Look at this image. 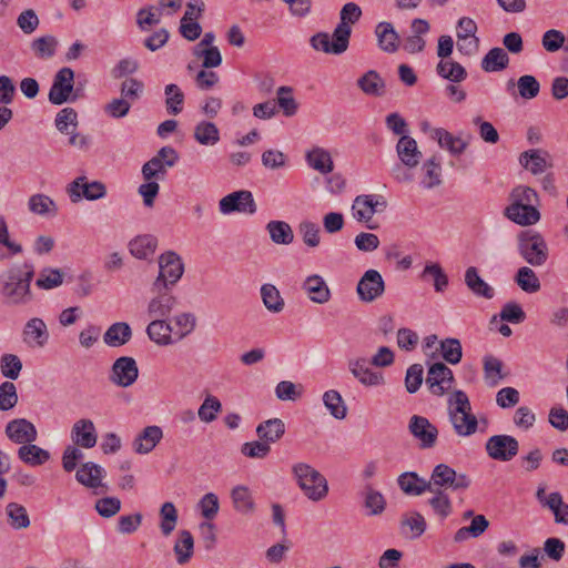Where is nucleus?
<instances>
[{
  "mask_svg": "<svg viewBox=\"0 0 568 568\" xmlns=\"http://www.w3.org/2000/svg\"><path fill=\"white\" fill-rule=\"evenodd\" d=\"M34 273L33 264L21 261L13 263L1 274L0 294L7 305H26L32 300L33 295L30 286Z\"/></svg>",
  "mask_w": 568,
  "mask_h": 568,
  "instance_id": "f257e3e1",
  "label": "nucleus"
},
{
  "mask_svg": "<svg viewBox=\"0 0 568 568\" xmlns=\"http://www.w3.org/2000/svg\"><path fill=\"white\" fill-rule=\"evenodd\" d=\"M293 473L300 488L308 499L318 501L326 497L328 493L327 480L314 467L305 463H298L293 466Z\"/></svg>",
  "mask_w": 568,
  "mask_h": 568,
  "instance_id": "f03ea898",
  "label": "nucleus"
},
{
  "mask_svg": "<svg viewBox=\"0 0 568 568\" xmlns=\"http://www.w3.org/2000/svg\"><path fill=\"white\" fill-rule=\"evenodd\" d=\"M82 97L79 89L74 90V72L71 68L60 69L54 78L49 91V101L54 105H61L67 102H75Z\"/></svg>",
  "mask_w": 568,
  "mask_h": 568,
  "instance_id": "7ed1b4c3",
  "label": "nucleus"
},
{
  "mask_svg": "<svg viewBox=\"0 0 568 568\" xmlns=\"http://www.w3.org/2000/svg\"><path fill=\"white\" fill-rule=\"evenodd\" d=\"M352 29L351 27H344V24H337L333 34L329 36L327 32L315 33L311 39L310 43L316 51H322L327 54H342L344 53L349 44Z\"/></svg>",
  "mask_w": 568,
  "mask_h": 568,
  "instance_id": "20e7f679",
  "label": "nucleus"
},
{
  "mask_svg": "<svg viewBox=\"0 0 568 568\" xmlns=\"http://www.w3.org/2000/svg\"><path fill=\"white\" fill-rule=\"evenodd\" d=\"M471 484V479L466 474H457L456 470L446 464L437 465L427 480L428 491H443L442 488H452L453 490H466Z\"/></svg>",
  "mask_w": 568,
  "mask_h": 568,
  "instance_id": "39448f33",
  "label": "nucleus"
},
{
  "mask_svg": "<svg viewBox=\"0 0 568 568\" xmlns=\"http://www.w3.org/2000/svg\"><path fill=\"white\" fill-rule=\"evenodd\" d=\"M184 273V264L174 251H166L159 256V275L153 288H169L175 285Z\"/></svg>",
  "mask_w": 568,
  "mask_h": 568,
  "instance_id": "423d86ee",
  "label": "nucleus"
},
{
  "mask_svg": "<svg viewBox=\"0 0 568 568\" xmlns=\"http://www.w3.org/2000/svg\"><path fill=\"white\" fill-rule=\"evenodd\" d=\"M485 449L491 459L509 462L518 454L519 443L510 435H494L487 439Z\"/></svg>",
  "mask_w": 568,
  "mask_h": 568,
  "instance_id": "0eeeda50",
  "label": "nucleus"
},
{
  "mask_svg": "<svg viewBox=\"0 0 568 568\" xmlns=\"http://www.w3.org/2000/svg\"><path fill=\"white\" fill-rule=\"evenodd\" d=\"M356 291L361 301L371 303L384 294L385 283L376 270H368L361 277Z\"/></svg>",
  "mask_w": 568,
  "mask_h": 568,
  "instance_id": "6e6552de",
  "label": "nucleus"
},
{
  "mask_svg": "<svg viewBox=\"0 0 568 568\" xmlns=\"http://www.w3.org/2000/svg\"><path fill=\"white\" fill-rule=\"evenodd\" d=\"M139 376V368L133 357H119L112 365L110 381L121 387L131 386Z\"/></svg>",
  "mask_w": 568,
  "mask_h": 568,
  "instance_id": "1a4fd4ad",
  "label": "nucleus"
},
{
  "mask_svg": "<svg viewBox=\"0 0 568 568\" xmlns=\"http://www.w3.org/2000/svg\"><path fill=\"white\" fill-rule=\"evenodd\" d=\"M408 429L413 437L419 442L420 448H433L436 445L438 429L426 417L412 416Z\"/></svg>",
  "mask_w": 568,
  "mask_h": 568,
  "instance_id": "9d476101",
  "label": "nucleus"
},
{
  "mask_svg": "<svg viewBox=\"0 0 568 568\" xmlns=\"http://www.w3.org/2000/svg\"><path fill=\"white\" fill-rule=\"evenodd\" d=\"M220 211L224 214L241 212L253 214L256 211V204L250 191H236L220 201Z\"/></svg>",
  "mask_w": 568,
  "mask_h": 568,
  "instance_id": "9b49d317",
  "label": "nucleus"
},
{
  "mask_svg": "<svg viewBox=\"0 0 568 568\" xmlns=\"http://www.w3.org/2000/svg\"><path fill=\"white\" fill-rule=\"evenodd\" d=\"M453 372L443 363L433 364L427 373L426 384L434 395L443 396L452 387Z\"/></svg>",
  "mask_w": 568,
  "mask_h": 568,
  "instance_id": "f8f14e48",
  "label": "nucleus"
},
{
  "mask_svg": "<svg viewBox=\"0 0 568 568\" xmlns=\"http://www.w3.org/2000/svg\"><path fill=\"white\" fill-rule=\"evenodd\" d=\"M378 206H384L379 202L378 196L373 194L358 195L355 197L352 205V214L358 222L366 223L367 227L374 229L371 224L374 214L378 211Z\"/></svg>",
  "mask_w": 568,
  "mask_h": 568,
  "instance_id": "ddd939ff",
  "label": "nucleus"
},
{
  "mask_svg": "<svg viewBox=\"0 0 568 568\" xmlns=\"http://www.w3.org/2000/svg\"><path fill=\"white\" fill-rule=\"evenodd\" d=\"M6 435L13 443L21 445L31 444L38 438L34 425L26 418L9 422L6 426Z\"/></svg>",
  "mask_w": 568,
  "mask_h": 568,
  "instance_id": "4468645a",
  "label": "nucleus"
},
{
  "mask_svg": "<svg viewBox=\"0 0 568 568\" xmlns=\"http://www.w3.org/2000/svg\"><path fill=\"white\" fill-rule=\"evenodd\" d=\"M519 163L534 175L542 174L552 168L550 154L541 149H531L523 152L519 156Z\"/></svg>",
  "mask_w": 568,
  "mask_h": 568,
  "instance_id": "2eb2a0df",
  "label": "nucleus"
},
{
  "mask_svg": "<svg viewBox=\"0 0 568 568\" xmlns=\"http://www.w3.org/2000/svg\"><path fill=\"white\" fill-rule=\"evenodd\" d=\"M152 291L156 293L148 305V315L150 318H166L176 305V298L168 292V288H158Z\"/></svg>",
  "mask_w": 568,
  "mask_h": 568,
  "instance_id": "dca6fc26",
  "label": "nucleus"
},
{
  "mask_svg": "<svg viewBox=\"0 0 568 568\" xmlns=\"http://www.w3.org/2000/svg\"><path fill=\"white\" fill-rule=\"evenodd\" d=\"M71 438L74 446L87 449L94 447L98 435L93 422L87 418L77 420L71 429Z\"/></svg>",
  "mask_w": 568,
  "mask_h": 568,
  "instance_id": "f3484780",
  "label": "nucleus"
},
{
  "mask_svg": "<svg viewBox=\"0 0 568 568\" xmlns=\"http://www.w3.org/2000/svg\"><path fill=\"white\" fill-rule=\"evenodd\" d=\"M396 152L400 163L407 169L416 168L422 160V152L417 142L409 135H402L396 145Z\"/></svg>",
  "mask_w": 568,
  "mask_h": 568,
  "instance_id": "a211bd4d",
  "label": "nucleus"
},
{
  "mask_svg": "<svg viewBox=\"0 0 568 568\" xmlns=\"http://www.w3.org/2000/svg\"><path fill=\"white\" fill-rule=\"evenodd\" d=\"M163 438V430L156 425L146 426L132 443L136 454L145 455L151 453Z\"/></svg>",
  "mask_w": 568,
  "mask_h": 568,
  "instance_id": "6ab92c4d",
  "label": "nucleus"
},
{
  "mask_svg": "<svg viewBox=\"0 0 568 568\" xmlns=\"http://www.w3.org/2000/svg\"><path fill=\"white\" fill-rule=\"evenodd\" d=\"M378 47L382 51L394 53L399 48V36L390 22H379L375 28Z\"/></svg>",
  "mask_w": 568,
  "mask_h": 568,
  "instance_id": "aec40b11",
  "label": "nucleus"
},
{
  "mask_svg": "<svg viewBox=\"0 0 568 568\" xmlns=\"http://www.w3.org/2000/svg\"><path fill=\"white\" fill-rule=\"evenodd\" d=\"M505 215L519 225H531L539 221L540 214L535 205H524L510 203L505 209Z\"/></svg>",
  "mask_w": 568,
  "mask_h": 568,
  "instance_id": "412c9836",
  "label": "nucleus"
},
{
  "mask_svg": "<svg viewBox=\"0 0 568 568\" xmlns=\"http://www.w3.org/2000/svg\"><path fill=\"white\" fill-rule=\"evenodd\" d=\"M430 138L436 140L440 148L446 149L453 155L462 154L468 145L466 141L458 136H454L443 128L432 129Z\"/></svg>",
  "mask_w": 568,
  "mask_h": 568,
  "instance_id": "4be33fe9",
  "label": "nucleus"
},
{
  "mask_svg": "<svg viewBox=\"0 0 568 568\" xmlns=\"http://www.w3.org/2000/svg\"><path fill=\"white\" fill-rule=\"evenodd\" d=\"M303 290L310 300L317 304H324L331 298V291L320 275H311L303 283Z\"/></svg>",
  "mask_w": 568,
  "mask_h": 568,
  "instance_id": "5701e85b",
  "label": "nucleus"
},
{
  "mask_svg": "<svg viewBox=\"0 0 568 568\" xmlns=\"http://www.w3.org/2000/svg\"><path fill=\"white\" fill-rule=\"evenodd\" d=\"M49 338L45 323L38 317L27 322L23 329V339L29 345L42 347Z\"/></svg>",
  "mask_w": 568,
  "mask_h": 568,
  "instance_id": "b1692460",
  "label": "nucleus"
},
{
  "mask_svg": "<svg viewBox=\"0 0 568 568\" xmlns=\"http://www.w3.org/2000/svg\"><path fill=\"white\" fill-rule=\"evenodd\" d=\"M348 367L352 374L366 386L379 385L383 382V375L371 371L365 358L349 361Z\"/></svg>",
  "mask_w": 568,
  "mask_h": 568,
  "instance_id": "393cba45",
  "label": "nucleus"
},
{
  "mask_svg": "<svg viewBox=\"0 0 568 568\" xmlns=\"http://www.w3.org/2000/svg\"><path fill=\"white\" fill-rule=\"evenodd\" d=\"M465 284L478 297L491 300L495 296V290L479 276L475 266H469L466 270Z\"/></svg>",
  "mask_w": 568,
  "mask_h": 568,
  "instance_id": "a878e982",
  "label": "nucleus"
},
{
  "mask_svg": "<svg viewBox=\"0 0 568 568\" xmlns=\"http://www.w3.org/2000/svg\"><path fill=\"white\" fill-rule=\"evenodd\" d=\"M102 475L103 468L101 466L92 462H88L82 464L78 469L75 478L80 484L89 488L98 489L100 487H104L101 481Z\"/></svg>",
  "mask_w": 568,
  "mask_h": 568,
  "instance_id": "bb28decb",
  "label": "nucleus"
},
{
  "mask_svg": "<svg viewBox=\"0 0 568 568\" xmlns=\"http://www.w3.org/2000/svg\"><path fill=\"white\" fill-rule=\"evenodd\" d=\"M231 498L234 509L242 515L253 514L255 510V503L248 487L239 485L231 491Z\"/></svg>",
  "mask_w": 568,
  "mask_h": 568,
  "instance_id": "cd10ccee",
  "label": "nucleus"
},
{
  "mask_svg": "<svg viewBox=\"0 0 568 568\" xmlns=\"http://www.w3.org/2000/svg\"><path fill=\"white\" fill-rule=\"evenodd\" d=\"M284 433L285 425L280 418L267 419L256 427V434L260 439L264 440L268 445L281 439Z\"/></svg>",
  "mask_w": 568,
  "mask_h": 568,
  "instance_id": "c85d7f7f",
  "label": "nucleus"
},
{
  "mask_svg": "<svg viewBox=\"0 0 568 568\" xmlns=\"http://www.w3.org/2000/svg\"><path fill=\"white\" fill-rule=\"evenodd\" d=\"M176 561L185 565L190 561L194 551V538L189 530H180L173 547Z\"/></svg>",
  "mask_w": 568,
  "mask_h": 568,
  "instance_id": "c756f323",
  "label": "nucleus"
},
{
  "mask_svg": "<svg viewBox=\"0 0 568 568\" xmlns=\"http://www.w3.org/2000/svg\"><path fill=\"white\" fill-rule=\"evenodd\" d=\"M132 337V329L128 323L118 322L112 324L104 333V343L109 346H122Z\"/></svg>",
  "mask_w": 568,
  "mask_h": 568,
  "instance_id": "7c9ffc66",
  "label": "nucleus"
},
{
  "mask_svg": "<svg viewBox=\"0 0 568 568\" xmlns=\"http://www.w3.org/2000/svg\"><path fill=\"white\" fill-rule=\"evenodd\" d=\"M357 85L367 95L381 97L385 92V81L374 70L364 73L357 80Z\"/></svg>",
  "mask_w": 568,
  "mask_h": 568,
  "instance_id": "2f4dec72",
  "label": "nucleus"
},
{
  "mask_svg": "<svg viewBox=\"0 0 568 568\" xmlns=\"http://www.w3.org/2000/svg\"><path fill=\"white\" fill-rule=\"evenodd\" d=\"M18 457L30 466H41L50 459V453L34 444L22 445L18 449Z\"/></svg>",
  "mask_w": 568,
  "mask_h": 568,
  "instance_id": "473e14b6",
  "label": "nucleus"
},
{
  "mask_svg": "<svg viewBox=\"0 0 568 568\" xmlns=\"http://www.w3.org/2000/svg\"><path fill=\"white\" fill-rule=\"evenodd\" d=\"M159 527L161 534L164 537H169L175 530L179 520L178 509L174 504L171 501H165L162 504L159 510Z\"/></svg>",
  "mask_w": 568,
  "mask_h": 568,
  "instance_id": "72a5a7b5",
  "label": "nucleus"
},
{
  "mask_svg": "<svg viewBox=\"0 0 568 568\" xmlns=\"http://www.w3.org/2000/svg\"><path fill=\"white\" fill-rule=\"evenodd\" d=\"M30 212L41 216H54L58 213L55 202L45 194H34L28 202Z\"/></svg>",
  "mask_w": 568,
  "mask_h": 568,
  "instance_id": "f704fd0d",
  "label": "nucleus"
},
{
  "mask_svg": "<svg viewBox=\"0 0 568 568\" xmlns=\"http://www.w3.org/2000/svg\"><path fill=\"white\" fill-rule=\"evenodd\" d=\"M509 58L501 48L490 49L481 60V68L486 72H498L508 67Z\"/></svg>",
  "mask_w": 568,
  "mask_h": 568,
  "instance_id": "c9c22d12",
  "label": "nucleus"
},
{
  "mask_svg": "<svg viewBox=\"0 0 568 568\" xmlns=\"http://www.w3.org/2000/svg\"><path fill=\"white\" fill-rule=\"evenodd\" d=\"M424 281H432L435 292L443 293L448 286V276L438 263H428L422 273Z\"/></svg>",
  "mask_w": 568,
  "mask_h": 568,
  "instance_id": "e433bc0d",
  "label": "nucleus"
},
{
  "mask_svg": "<svg viewBox=\"0 0 568 568\" xmlns=\"http://www.w3.org/2000/svg\"><path fill=\"white\" fill-rule=\"evenodd\" d=\"M398 485L405 494L415 496L428 491L429 488L427 480L418 477L416 473L402 474L398 477Z\"/></svg>",
  "mask_w": 568,
  "mask_h": 568,
  "instance_id": "4c0bfd02",
  "label": "nucleus"
},
{
  "mask_svg": "<svg viewBox=\"0 0 568 568\" xmlns=\"http://www.w3.org/2000/svg\"><path fill=\"white\" fill-rule=\"evenodd\" d=\"M194 139L201 145L212 146L220 141V131L213 122L202 121L194 128Z\"/></svg>",
  "mask_w": 568,
  "mask_h": 568,
  "instance_id": "58836bf2",
  "label": "nucleus"
},
{
  "mask_svg": "<svg viewBox=\"0 0 568 568\" xmlns=\"http://www.w3.org/2000/svg\"><path fill=\"white\" fill-rule=\"evenodd\" d=\"M270 237L275 244L288 245L294 239L292 227L283 221H271L266 225Z\"/></svg>",
  "mask_w": 568,
  "mask_h": 568,
  "instance_id": "ea45409f",
  "label": "nucleus"
},
{
  "mask_svg": "<svg viewBox=\"0 0 568 568\" xmlns=\"http://www.w3.org/2000/svg\"><path fill=\"white\" fill-rule=\"evenodd\" d=\"M449 420L459 436H470L477 430L478 422L471 412L454 414L449 416Z\"/></svg>",
  "mask_w": 568,
  "mask_h": 568,
  "instance_id": "a19ab883",
  "label": "nucleus"
},
{
  "mask_svg": "<svg viewBox=\"0 0 568 568\" xmlns=\"http://www.w3.org/2000/svg\"><path fill=\"white\" fill-rule=\"evenodd\" d=\"M58 44V39L49 34L33 39L30 47L38 59H50L55 54Z\"/></svg>",
  "mask_w": 568,
  "mask_h": 568,
  "instance_id": "79ce46f5",
  "label": "nucleus"
},
{
  "mask_svg": "<svg viewBox=\"0 0 568 568\" xmlns=\"http://www.w3.org/2000/svg\"><path fill=\"white\" fill-rule=\"evenodd\" d=\"M171 327L164 318H152V322L146 327L149 337L160 345H168L172 342Z\"/></svg>",
  "mask_w": 568,
  "mask_h": 568,
  "instance_id": "37998d69",
  "label": "nucleus"
},
{
  "mask_svg": "<svg viewBox=\"0 0 568 568\" xmlns=\"http://www.w3.org/2000/svg\"><path fill=\"white\" fill-rule=\"evenodd\" d=\"M436 70L442 78L452 82H462L467 77L465 68L453 60H440Z\"/></svg>",
  "mask_w": 568,
  "mask_h": 568,
  "instance_id": "c03bdc74",
  "label": "nucleus"
},
{
  "mask_svg": "<svg viewBox=\"0 0 568 568\" xmlns=\"http://www.w3.org/2000/svg\"><path fill=\"white\" fill-rule=\"evenodd\" d=\"M6 513L12 528L26 529L30 526L28 511L22 505L18 503H10L7 505Z\"/></svg>",
  "mask_w": 568,
  "mask_h": 568,
  "instance_id": "a18cd8bd",
  "label": "nucleus"
},
{
  "mask_svg": "<svg viewBox=\"0 0 568 568\" xmlns=\"http://www.w3.org/2000/svg\"><path fill=\"white\" fill-rule=\"evenodd\" d=\"M165 106L170 114L176 115L182 112L184 104V93L176 84H168L164 89Z\"/></svg>",
  "mask_w": 568,
  "mask_h": 568,
  "instance_id": "49530a36",
  "label": "nucleus"
},
{
  "mask_svg": "<svg viewBox=\"0 0 568 568\" xmlns=\"http://www.w3.org/2000/svg\"><path fill=\"white\" fill-rule=\"evenodd\" d=\"M308 164L316 171L327 174L333 170L331 154L323 149H314L307 153Z\"/></svg>",
  "mask_w": 568,
  "mask_h": 568,
  "instance_id": "de8ad7c7",
  "label": "nucleus"
},
{
  "mask_svg": "<svg viewBox=\"0 0 568 568\" xmlns=\"http://www.w3.org/2000/svg\"><path fill=\"white\" fill-rule=\"evenodd\" d=\"M261 296L264 306L273 313H280L284 308V300L280 291L272 284H264L261 287Z\"/></svg>",
  "mask_w": 568,
  "mask_h": 568,
  "instance_id": "09e8293b",
  "label": "nucleus"
},
{
  "mask_svg": "<svg viewBox=\"0 0 568 568\" xmlns=\"http://www.w3.org/2000/svg\"><path fill=\"white\" fill-rule=\"evenodd\" d=\"M323 402L329 413L337 419H344L347 414V407L341 394L336 390H327L323 395Z\"/></svg>",
  "mask_w": 568,
  "mask_h": 568,
  "instance_id": "8fccbe9b",
  "label": "nucleus"
},
{
  "mask_svg": "<svg viewBox=\"0 0 568 568\" xmlns=\"http://www.w3.org/2000/svg\"><path fill=\"white\" fill-rule=\"evenodd\" d=\"M545 505L554 513L555 521L568 525V504H565L559 493H551Z\"/></svg>",
  "mask_w": 568,
  "mask_h": 568,
  "instance_id": "3c124183",
  "label": "nucleus"
},
{
  "mask_svg": "<svg viewBox=\"0 0 568 568\" xmlns=\"http://www.w3.org/2000/svg\"><path fill=\"white\" fill-rule=\"evenodd\" d=\"M440 352L443 358L449 364L456 365L462 361L463 348L457 338H446L440 342Z\"/></svg>",
  "mask_w": 568,
  "mask_h": 568,
  "instance_id": "603ef678",
  "label": "nucleus"
},
{
  "mask_svg": "<svg viewBox=\"0 0 568 568\" xmlns=\"http://www.w3.org/2000/svg\"><path fill=\"white\" fill-rule=\"evenodd\" d=\"M509 201L517 207L519 204L535 205L538 203V194L532 187L518 185L510 192Z\"/></svg>",
  "mask_w": 568,
  "mask_h": 568,
  "instance_id": "864d4df0",
  "label": "nucleus"
},
{
  "mask_svg": "<svg viewBox=\"0 0 568 568\" xmlns=\"http://www.w3.org/2000/svg\"><path fill=\"white\" fill-rule=\"evenodd\" d=\"M22 369L21 359L14 354H4L0 358L1 374L9 379H17Z\"/></svg>",
  "mask_w": 568,
  "mask_h": 568,
  "instance_id": "5fc2aeb1",
  "label": "nucleus"
},
{
  "mask_svg": "<svg viewBox=\"0 0 568 568\" xmlns=\"http://www.w3.org/2000/svg\"><path fill=\"white\" fill-rule=\"evenodd\" d=\"M277 105L283 110L286 116H292L297 112V103L293 97V89L291 87H280L276 91Z\"/></svg>",
  "mask_w": 568,
  "mask_h": 568,
  "instance_id": "6e6d98bb",
  "label": "nucleus"
},
{
  "mask_svg": "<svg viewBox=\"0 0 568 568\" xmlns=\"http://www.w3.org/2000/svg\"><path fill=\"white\" fill-rule=\"evenodd\" d=\"M516 282L518 286L527 292L535 293L540 288V282L534 271L527 266L520 267L517 272Z\"/></svg>",
  "mask_w": 568,
  "mask_h": 568,
  "instance_id": "4d7b16f0",
  "label": "nucleus"
},
{
  "mask_svg": "<svg viewBox=\"0 0 568 568\" xmlns=\"http://www.w3.org/2000/svg\"><path fill=\"white\" fill-rule=\"evenodd\" d=\"M425 178L423 183L425 187L433 189L440 184L442 168L436 156H432L424 163Z\"/></svg>",
  "mask_w": 568,
  "mask_h": 568,
  "instance_id": "13d9d810",
  "label": "nucleus"
},
{
  "mask_svg": "<svg viewBox=\"0 0 568 568\" xmlns=\"http://www.w3.org/2000/svg\"><path fill=\"white\" fill-rule=\"evenodd\" d=\"M221 409V402L215 396L209 395L200 406L197 415L202 422L211 423L216 419Z\"/></svg>",
  "mask_w": 568,
  "mask_h": 568,
  "instance_id": "bf43d9fd",
  "label": "nucleus"
},
{
  "mask_svg": "<svg viewBox=\"0 0 568 568\" xmlns=\"http://www.w3.org/2000/svg\"><path fill=\"white\" fill-rule=\"evenodd\" d=\"M471 412V405L468 396L463 390H455L448 398V415L463 414Z\"/></svg>",
  "mask_w": 568,
  "mask_h": 568,
  "instance_id": "052dcab7",
  "label": "nucleus"
},
{
  "mask_svg": "<svg viewBox=\"0 0 568 568\" xmlns=\"http://www.w3.org/2000/svg\"><path fill=\"white\" fill-rule=\"evenodd\" d=\"M194 55L202 59L204 69L217 68L222 63V55L217 47L194 49Z\"/></svg>",
  "mask_w": 568,
  "mask_h": 568,
  "instance_id": "680f3d73",
  "label": "nucleus"
},
{
  "mask_svg": "<svg viewBox=\"0 0 568 568\" xmlns=\"http://www.w3.org/2000/svg\"><path fill=\"white\" fill-rule=\"evenodd\" d=\"M386 501L384 496L373 489L371 486L366 487L365 491V507L369 510V515L376 516L384 511Z\"/></svg>",
  "mask_w": 568,
  "mask_h": 568,
  "instance_id": "e2e57ef3",
  "label": "nucleus"
},
{
  "mask_svg": "<svg viewBox=\"0 0 568 568\" xmlns=\"http://www.w3.org/2000/svg\"><path fill=\"white\" fill-rule=\"evenodd\" d=\"M69 126H78V113L73 108L60 110L55 116V128L61 133H69Z\"/></svg>",
  "mask_w": 568,
  "mask_h": 568,
  "instance_id": "0e129e2a",
  "label": "nucleus"
},
{
  "mask_svg": "<svg viewBox=\"0 0 568 568\" xmlns=\"http://www.w3.org/2000/svg\"><path fill=\"white\" fill-rule=\"evenodd\" d=\"M197 506L202 517L207 520H212L215 518L220 509L219 497L214 493H207L200 499Z\"/></svg>",
  "mask_w": 568,
  "mask_h": 568,
  "instance_id": "69168bd1",
  "label": "nucleus"
},
{
  "mask_svg": "<svg viewBox=\"0 0 568 568\" xmlns=\"http://www.w3.org/2000/svg\"><path fill=\"white\" fill-rule=\"evenodd\" d=\"M18 403L16 385L12 382H3L0 385V410H9Z\"/></svg>",
  "mask_w": 568,
  "mask_h": 568,
  "instance_id": "338daca9",
  "label": "nucleus"
},
{
  "mask_svg": "<svg viewBox=\"0 0 568 568\" xmlns=\"http://www.w3.org/2000/svg\"><path fill=\"white\" fill-rule=\"evenodd\" d=\"M143 89L144 84L142 81L134 78L125 79L121 83V98L129 100L132 105L140 98Z\"/></svg>",
  "mask_w": 568,
  "mask_h": 568,
  "instance_id": "774afa93",
  "label": "nucleus"
}]
</instances>
